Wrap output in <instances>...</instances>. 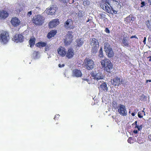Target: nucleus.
<instances>
[{
	"instance_id": "1",
	"label": "nucleus",
	"mask_w": 151,
	"mask_h": 151,
	"mask_svg": "<svg viewBox=\"0 0 151 151\" xmlns=\"http://www.w3.org/2000/svg\"><path fill=\"white\" fill-rule=\"evenodd\" d=\"M101 64L103 68L107 72L111 73L113 68V65L111 61L107 58H105L101 62Z\"/></svg>"
},
{
	"instance_id": "16",
	"label": "nucleus",
	"mask_w": 151,
	"mask_h": 151,
	"mask_svg": "<svg viewBox=\"0 0 151 151\" xmlns=\"http://www.w3.org/2000/svg\"><path fill=\"white\" fill-rule=\"evenodd\" d=\"M91 76L94 79L99 80L103 79V76H101L100 73H95L93 72H91Z\"/></svg>"
},
{
	"instance_id": "13",
	"label": "nucleus",
	"mask_w": 151,
	"mask_h": 151,
	"mask_svg": "<svg viewBox=\"0 0 151 151\" xmlns=\"http://www.w3.org/2000/svg\"><path fill=\"white\" fill-rule=\"evenodd\" d=\"M75 54L74 50L71 48H69L66 51L65 55L66 57L68 59L72 58Z\"/></svg>"
},
{
	"instance_id": "53",
	"label": "nucleus",
	"mask_w": 151,
	"mask_h": 151,
	"mask_svg": "<svg viewBox=\"0 0 151 151\" xmlns=\"http://www.w3.org/2000/svg\"><path fill=\"white\" fill-rule=\"evenodd\" d=\"M133 38V37H132V36L131 37H130V38Z\"/></svg>"
},
{
	"instance_id": "51",
	"label": "nucleus",
	"mask_w": 151,
	"mask_h": 151,
	"mask_svg": "<svg viewBox=\"0 0 151 151\" xmlns=\"http://www.w3.org/2000/svg\"><path fill=\"white\" fill-rule=\"evenodd\" d=\"M128 132H129V133H130V134H131V132H130H130H129V131H128Z\"/></svg>"
},
{
	"instance_id": "37",
	"label": "nucleus",
	"mask_w": 151,
	"mask_h": 151,
	"mask_svg": "<svg viewBox=\"0 0 151 151\" xmlns=\"http://www.w3.org/2000/svg\"><path fill=\"white\" fill-rule=\"evenodd\" d=\"M68 2L70 4H72L74 2V0H68Z\"/></svg>"
},
{
	"instance_id": "32",
	"label": "nucleus",
	"mask_w": 151,
	"mask_h": 151,
	"mask_svg": "<svg viewBox=\"0 0 151 151\" xmlns=\"http://www.w3.org/2000/svg\"><path fill=\"white\" fill-rule=\"evenodd\" d=\"M142 125H140L139 126H138L136 128H137L138 129L139 131H140L142 129Z\"/></svg>"
},
{
	"instance_id": "30",
	"label": "nucleus",
	"mask_w": 151,
	"mask_h": 151,
	"mask_svg": "<svg viewBox=\"0 0 151 151\" xmlns=\"http://www.w3.org/2000/svg\"><path fill=\"white\" fill-rule=\"evenodd\" d=\"M112 105L114 108L116 109L117 107V104L115 101H113L112 102Z\"/></svg>"
},
{
	"instance_id": "55",
	"label": "nucleus",
	"mask_w": 151,
	"mask_h": 151,
	"mask_svg": "<svg viewBox=\"0 0 151 151\" xmlns=\"http://www.w3.org/2000/svg\"><path fill=\"white\" fill-rule=\"evenodd\" d=\"M58 124V123H56V124Z\"/></svg>"
},
{
	"instance_id": "24",
	"label": "nucleus",
	"mask_w": 151,
	"mask_h": 151,
	"mask_svg": "<svg viewBox=\"0 0 151 151\" xmlns=\"http://www.w3.org/2000/svg\"><path fill=\"white\" fill-rule=\"evenodd\" d=\"M46 43L43 42H39L36 44V46L37 47L40 48L46 46Z\"/></svg>"
},
{
	"instance_id": "42",
	"label": "nucleus",
	"mask_w": 151,
	"mask_h": 151,
	"mask_svg": "<svg viewBox=\"0 0 151 151\" xmlns=\"http://www.w3.org/2000/svg\"><path fill=\"white\" fill-rule=\"evenodd\" d=\"M146 37H145L144 38V40H143V42L145 43V42L146 41Z\"/></svg>"
},
{
	"instance_id": "43",
	"label": "nucleus",
	"mask_w": 151,
	"mask_h": 151,
	"mask_svg": "<svg viewBox=\"0 0 151 151\" xmlns=\"http://www.w3.org/2000/svg\"><path fill=\"white\" fill-rule=\"evenodd\" d=\"M49 47H45V51H47L49 50Z\"/></svg>"
},
{
	"instance_id": "10",
	"label": "nucleus",
	"mask_w": 151,
	"mask_h": 151,
	"mask_svg": "<svg viewBox=\"0 0 151 151\" xmlns=\"http://www.w3.org/2000/svg\"><path fill=\"white\" fill-rule=\"evenodd\" d=\"M118 111L121 115H126L127 114L125 106L123 105L120 104L118 107Z\"/></svg>"
},
{
	"instance_id": "49",
	"label": "nucleus",
	"mask_w": 151,
	"mask_h": 151,
	"mask_svg": "<svg viewBox=\"0 0 151 151\" xmlns=\"http://www.w3.org/2000/svg\"><path fill=\"white\" fill-rule=\"evenodd\" d=\"M90 19H88L86 22L87 23V22H88L89 21H90Z\"/></svg>"
},
{
	"instance_id": "12",
	"label": "nucleus",
	"mask_w": 151,
	"mask_h": 151,
	"mask_svg": "<svg viewBox=\"0 0 151 151\" xmlns=\"http://www.w3.org/2000/svg\"><path fill=\"white\" fill-rule=\"evenodd\" d=\"M65 27L67 29H73L74 26L73 25V21L71 19H68L64 23Z\"/></svg>"
},
{
	"instance_id": "33",
	"label": "nucleus",
	"mask_w": 151,
	"mask_h": 151,
	"mask_svg": "<svg viewBox=\"0 0 151 151\" xmlns=\"http://www.w3.org/2000/svg\"><path fill=\"white\" fill-rule=\"evenodd\" d=\"M105 32L107 33H110V31L109 30L107 27L105 28Z\"/></svg>"
},
{
	"instance_id": "36",
	"label": "nucleus",
	"mask_w": 151,
	"mask_h": 151,
	"mask_svg": "<svg viewBox=\"0 0 151 151\" xmlns=\"http://www.w3.org/2000/svg\"><path fill=\"white\" fill-rule=\"evenodd\" d=\"M133 125H134L135 126V128H136V127L138 126L139 125L137 124V122L136 121L134 124H133Z\"/></svg>"
},
{
	"instance_id": "22",
	"label": "nucleus",
	"mask_w": 151,
	"mask_h": 151,
	"mask_svg": "<svg viewBox=\"0 0 151 151\" xmlns=\"http://www.w3.org/2000/svg\"><path fill=\"white\" fill-rule=\"evenodd\" d=\"M56 31L52 30L48 33L47 37L48 38L50 39L52 37H53L56 35Z\"/></svg>"
},
{
	"instance_id": "2",
	"label": "nucleus",
	"mask_w": 151,
	"mask_h": 151,
	"mask_svg": "<svg viewBox=\"0 0 151 151\" xmlns=\"http://www.w3.org/2000/svg\"><path fill=\"white\" fill-rule=\"evenodd\" d=\"M102 3L104 4L102 6L103 9L107 12L111 13L116 14V12L114 10L112 7H110L108 5L110 6V2L111 0H101Z\"/></svg>"
},
{
	"instance_id": "21",
	"label": "nucleus",
	"mask_w": 151,
	"mask_h": 151,
	"mask_svg": "<svg viewBox=\"0 0 151 151\" xmlns=\"http://www.w3.org/2000/svg\"><path fill=\"white\" fill-rule=\"evenodd\" d=\"M36 39L34 37H31L29 41V42L30 47H33L35 44Z\"/></svg>"
},
{
	"instance_id": "14",
	"label": "nucleus",
	"mask_w": 151,
	"mask_h": 151,
	"mask_svg": "<svg viewBox=\"0 0 151 151\" xmlns=\"http://www.w3.org/2000/svg\"><path fill=\"white\" fill-rule=\"evenodd\" d=\"M11 22L12 24L15 27L19 26L21 22L17 18L14 17L12 18Z\"/></svg>"
},
{
	"instance_id": "40",
	"label": "nucleus",
	"mask_w": 151,
	"mask_h": 151,
	"mask_svg": "<svg viewBox=\"0 0 151 151\" xmlns=\"http://www.w3.org/2000/svg\"><path fill=\"white\" fill-rule=\"evenodd\" d=\"M138 116L140 118H141L142 117V116L141 115V113L140 112H138Z\"/></svg>"
},
{
	"instance_id": "19",
	"label": "nucleus",
	"mask_w": 151,
	"mask_h": 151,
	"mask_svg": "<svg viewBox=\"0 0 151 151\" xmlns=\"http://www.w3.org/2000/svg\"><path fill=\"white\" fill-rule=\"evenodd\" d=\"M59 23V22L56 19L50 22L49 23V27L50 28H52L56 27Z\"/></svg>"
},
{
	"instance_id": "20",
	"label": "nucleus",
	"mask_w": 151,
	"mask_h": 151,
	"mask_svg": "<svg viewBox=\"0 0 151 151\" xmlns=\"http://www.w3.org/2000/svg\"><path fill=\"white\" fill-rule=\"evenodd\" d=\"M46 11L48 14L52 15L55 13L56 10L55 7L52 6L50 7L49 9H47Z\"/></svg>"
},
{
	"instance_id": "47",
	"label": "nucleus",
	"mask_w": 151,
	"mask_h": 151,
	"mask_svg": "<svg viewBox=\"0 0 151 151\" xmlns=\"http://www.w3.org/2000/svg\"><path fill=\"white\" fill-rule=\"evenodd\" d=\"M60 1H62L64 3H66V0H59Z\"/></svg>"
},
{
	"instance_id": "54",
	"label": "nucleus",
	"mask_w": 151,
	"mask_h": 151,
	"mask_svg": "<svg viewBox=\"0 0 151 151\" xmlns=\"http://www.w3.org/2000/svg\"><path fill=\"white\" fill-rule=\"evenodd\" d=\"M133 38V37H132V36L131 37H130V38Z\"/></svg>"
},
{
	"instance_id": "28",
	"label": "nucleus",
	"mask_w": 151,
	"mask_h": 151,
	"mask_svg": "<svg viewBox=\"0 0 151 151\" xmlns=\"http://www.w3.org/2000/svg\"><path fill=\"white\" fill-rule=\"evenodd\" d=\"M98 56L100 58L103 57L104 55L103 54V50L101 47L99 51Z\"/></svg>"
},
{
	"instance_id": "9",
	"label": "nucleus",
	"mask_w": 151,
	"mask_h": 151,
	"mask_svg": "<svg viewBox=\"0 0 151 151\" xmlns=\"http://www.w3.org/2000/svg\"><path fill=\"white\" fill-rule=\"evenodd\" d=\"M104 50L106 54L109 58H111L114 55L112 50L109 45H106L104 46Z\"/></svg>"
},
{
	"instance_id": "34",
	"label": "nucleus",
	"mask_w": 151,
	"mask_h": 151,
	"mask_svg": "<svg viewBox=\"0 0 151 151\" xmlns=\"http://www.w3.org/2000/svg\"><path fill=\"white\" fill-rule=\"evenodd\" d=\"M59 116L60 115L59 114H56L55 115V116L54 119L55 120L59 118Z\"/></svg>"
},
{
	"instance_id": "52",
	"label": "nucleus",
	"mask_w": 151,
	"mask_h": 151,
	"mask_svg": "<svg viewBox=\"0 0 151 151\" xmlns=\"http://www.w3.org/2000/svg\"><path fill=\"white\" fill-rule=\"evenodd\" d=\"M83 4L84 5H85V2H83Z\"/></svg>"
},
{
	"instance_id": "39",
	"label": "nucleus",
	"mask_w": 151,
	"mask_h": 151,
	"mask_svg": "<svg viewBox=\"0 0 151 151\" xmlns=\"http://www.w3.org/2000/svg\"><path fill=\"white\" fill-rule=\"evenodd\" d=\"M58 66L60 68H62V67H64L65 66V64H63L62 65H61L60 64H59L58 65Z\"/></svg>"
},
{
	"instance_id": "17",
	"label": "nucleus",
	"mask_w": 151,
	"mask_h": 151,
	"mask_svg": "<svg viewBox=\"0 0 151 151\" xmlns=\"http://www.w3.org/2000/svg\"><path fill=\"white\" fill-rule=\"evenodd\" d=\"M9 14L8 12L4 10L0 11V19H4L9 16Z\"/></svg>"
},
{
	"instance_id": "26",
	"label": "nucleus",
	"mask_w": 151,
	"mask_h": 151,
	"mask_svg": "<svg viewBox=\"0 0 151 151\" xmlns=\"http://www.w3.org/2000/svg\"><path fill=\"white\" fill-rule=\"evenodd\" d=\"M100 87L103 91H107L108 88L107 87V85L105 83H102L100 86Z\"/></svg>"
},
{
	"instance_id": "7",
	"label": "nucleus",
	"mask_w": 151,
	"mask_h": 151,
	"mask_svg": "<svg viewBox=\"0 0 151 151\" xmlns=\"http://www.w3.org/2000/svg\"><path fill=\"white\" fill-rule=\"evenodd\" d=\"M72 31H68L65 36L64 40L65 44L66 45H69L72 41L73 36Z\"/></svg>"
},
{
	"instance_id": "8",
	"label": "nucleus",
	"mask_w": 151,
	"mask_h": 151,
	"mask_svg": "<svg viewBox=\"0 0 151 151\" xmlns=\"http://www.w3.org/2000/svg\"><path fill=\"white\" fill-rule=\"evenodd\" d=\"M123 80L117 77H116L112 80L111 81L112 85L115 86H119L123 84Z\"/></svg>"
},
{
	"instance_id": "46",
	"label": "nucleus",
	"mask_w": 151,
	"mask_h": 151,
	"mask_svg": "<svg viewBox=\"0 0 151 151\" xmlns=\"http://www.w3.org/2000/svg\"><path fill=\"white\" fill-rule=\"evenodd\" d=\"M148 58L149 59V61H151V56L148 57Z\"/></svg>"
},
{
	"instance_id": "41",
	"label": "nucleus",
	"mask_w": 151,
	"mask_h": 151,
	"mask_svg": "<svg viewBox=\"0 0 151 151\" xmlns=\"http://www.w3.org/2000/svg\"><path fill=\"white\" fill-rule=\"evenodd\" d=\"M126 19H127V20H132V17H127L126 18Z\"/></svg>"
},
{
	"instance_id": "56",
	"label": "nucleus",
	"mask_w": 151,
	"mask_h": 151,
	"mask_svg": "<svg viewBox=\"0 0 151 151\" xmlns=\"http://www.w3.org/2000/svg\"><path fill=\"white\" fill-rule=\"evenodd\" d=\"M148 1H150V0H148Z\"/></svg>"
},
{
	"instance_id": "11",
	"label": "nucleus",
	"mask_w": 151,
	"mask_h": 151,
	"mask_svg": "<svg viewBox=\"0 0 151 151\" xmlns=\"http://www.w3.org/2000/svg\"><path fill=\"white\" fill-rule=\"evenodd\" d=\"M13 41L16 42H22L23 41L24 38L23 36L21 34H16L12 38Z\"/></svg>"
},
{
	"instance_id": "3",
	"label": "nucleus",
	"mask_w": 151,
	"mask_h": 151,
	"mask_svg": "<svg viewBox=\"0 0 151 151\" xmlns=\"http://www.w3.org/2000/svg\"><path fill=\"white\" fill-rule=\"evenodd\" d=\"M90 44L92 46L91 52L93 55H95L98 51L99 43L97 39L93 38L90 39Z\"/></svg>"
},
{
	"instance_id": "45",
	"label": "nucleus",
	"mask_w": 151,
	"mask_h": 151,
	"mask_svg": "<svg viewBox=\"0 0 151 151\" xmlns=\"http://www.w3.org/2000/svg\"><path fill=\"white\" fill-rule=\"evenodd\" d=\"M133 38H136L138 40V38L135 36H133Z\"/></svg>"
},
{
	"instance_id": "15",
	"label": "nucleus",
	"mask_w": 151,
	"mask_h": 151,
	"mask_svg": "<svg viewBox=\"0 0 151 151\" xmlns=\"http://www.w3.org/2000/svg\"><path fill=\"white\" fill-rule=\"evenodd\" d=\"M58 54L62 57H64L66 55V49L62 47H60L57 50Z\"/></svg>"
},
{
	"instance_id": "50",
	"label": "nucleus",
	"mask_w": 151,
	"mask_h": 151,
	"mask_svg": "<svg viewBox=\"0 0 151 151\" xmlns=\"http://www.w3.org/2000/svg\"><path fill=\"white\" fill-rule=\"evenodd\" d=\"M135 115V114L134 113H133V116H134Z\"/></svg>"
},
{
	"instance_id": "29",
	"label": "nucleus",
	"mask_w": 151,
	"mask_h": 151,
	"mask_svg": "<svg viewBox=\"0 0 151 151\" xmlns=\"http://www.w3.org/2000/svg\"><path fill=\"white\" fill-rule=\"evenodd\" d=\"M146 24L147 26V27L148 29H151V25L150 24L149 20H148L146 22Z\"/></svg>"
},
{
	"instance_id": "23",
	"label": "nucleus",
	"mask_w": 151,
	"mask_h": 151,
	"mask_svg": "<svg viewBox=\"0 0 151 151\" xmlns=\"http://www.w3.org/2000/svg\"><path fill=\"white\" fill-rule=\"evenodd\" d=\"M106 15H108V14L105 12H102L100 13L98 16V17L99 19H103L105 20L107 19V18L106 17Z\"/></svg>"
},
{
	"instance_id": "18",
	"label": "nucleus",
	"mask_w": 151,
	"mask_h": 151,
	"mask_svg": "<svg viewBox=\"0 0 151 151\" xmlns=\"http://www.w3.org/2000/svg\"><path fill=\"white\" fill-rule=\"evenodd\" d=\"M72 75L74 77H80L82 76V73L80 70L75 69L73 71Z\"/></svg>"
},
{
	"instance_id": "35",
	"label": "nucleus",
	"mask_w": 151,
	"mask_h": 151,
	"mask_svg": "<svg viewBox=\"0 0 151 151\" xmlns=\"http://www.w3.org/2000/svg\"><path fill=\"white\" fill-rule=\"evenodd\" d=\"M32 14V11H30L29 12H28L27 14V16L28 17H30L31 15Z\"/></svg>"
},
{
	"instance_id": "27",
	"label": "nucleus",
	"mask_w": 151,
	"mask_h": 151,
	"mask_svg": "<svg viewBox=\"0 0 151 151\" xmlns=\"http://www.w3.org/2000/svg\"><path fill=\"white\" fill-rule=\"evenodd\" d=\"M122 43L124 46H128L129 44L128 43L127 40L126 39V38H124L122 40Z\"/></svg>"
},
{
	"instance_id": "44",
	"label": "nucleus",
	"mask_w": 151,
	"mask_h": 151,
	"mask_svg": "<svg viewBox=\"0 0 151 151\" xmlns=\"http://www.w3.org/2000/svg\"><path fill=\"white\" fill-rule=\"evenodd\" d=\"M133 132L135 134H137V133L138 131L137 130H135Z\"/></svg>"
},
{
	"instance_id": "48",
	"label": "nucleus",
	"mask_w": 151,
	"mask_h": 151,
	"mask_svg": "<svg viewBox=\"0 0 151 151\" xmlns=\"http://www.w3.org/2000/svg\"><path fill=\"white\" fill-rule=\"evenodd\" d=\"M147 82H151V80H148L147 81Z\"/></svg>"
},
{
	"instance_id": "25",
	"label": "nucleus",
	"mask_w": 151,
	"mask_h": 151,
	"mask_svg": "<svg viewBox=\"0 0 151 151\" xmlns=\"http://www.w3.org/2000/svg\"><path fill=\"white\" fill-rule=\"evenodd\" d=\"M76 42L77 43L76 45L77 47H81L83 43V42L81 38L77 39Z\"/></svg>"
},
{
	"instance_id": "31",
	"label": "nucleus",
	"mask_w": 151,
	"mask_h": 151,
	"mask_svg": "<svg viewBox=\"0 0 151 151\" xmlns=\"http://www.w3.org/2000/svg\"><path fill=\"white\" fill-rule=\"evenodd\" d=\"M132 138L131 137H130L129 138L127 141L130 144L132 143Z\"/></svg>"
},
{
	"instance_id": "4",
	"label": "nucleus",
	"mask_w": 151,
	"mask_h": 151,
	"mask_svg": "<svg viewBox=\"0 0 151 151\" xmlns=\"http://www.w3.org/2000/svg\"><path fill=\"white\" fill-rule=\"evenodd\" d=\"M45 19L42 16L37 15L33 18V22L37 25H41L44 22Z\"/></svg>"
},
{
	"instance_id": "5",
	"label": "nucleus",
	"mask_w": 151,
	"mask_h": 151,
	"mask_svg": "<svg viewBox=\"0 0 151 151\" xmlns=\"http://www.w3.org/2000/svg\"><path fill=\"white\" fill-rule=\"evenodd\" d=\"M84 64L86 69L88 70L92 69L94 67V61L89 58H86L84 60Z\"/></svg>"
},
{
	"instance_id": "38",
	"label": "nucleus",
	"mask_w": 151,
	"mask_h": 151,
	"mask_svg": "<svg viewBox=\"0 0 151 151\" xmlns=\"http://www.w3.org/2000/svg\"><path fill=\"white\" fill-rule=\"evenodd\" d=\"M141 4L142 5L140 6L141 7H143L145 5V2L144 1H142L141 3Z\"/></svg>"
},
{
	"instance_id": "6",
	"label": "nucleus",
	"mask_w": 151,
	"mask_h": 151,
	"mask_svg": "<svg viewBox=\"0 0 151 151\" xmlns=\"http://www.w3.org/2000/svg\"><path fill=\"white\" fill-rule=\"evenodd\" d=\"M9 39L8 33L6 31H3L0 35V40L1 42L4 44H6Z\"/></svg>"
}]
</instances>
